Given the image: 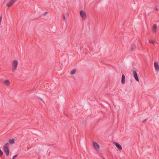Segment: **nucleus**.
<instances>
[{
  "instance_id": "18",
  "label": "nucleus",
  "mask_w": 159,
  "mask_h": 159,
  "mask_svg": "<svg viewBox=\"0 0 159 159\" xmlns=\"http://www.w3.org/2000/svg\"><path fill=\"white\" fill-rule=\"evenodd\" d=\"M155 10H156V11H158V8H157V7H155Z\"/></svg>"
},
{
  "instance_id": "13",
  "label": "nucleus",
  "mask_w": 159,
  "mask_h": 159,
  "mask_svg": "<svg viewBox=\"0 0 159 159\" xmlns=\"http://www.w3.org/2000/svg\"><path fill=\"white\" fill-rule=\"evenodd\" d=\"M9 143L12 144L15 143V139H10L9 140Z\"/></svg>"
},
{
  "instance_id": "10",
  "label": "nucleus",
  "mask_w": 159,
  "mask_h": 159,
  "mask_svg": "<svg viewBox=\"0 0 159 159\" xmlns=\"http://www.w3.org/2000/svg\"><path fill=\"white\" fill-rule=\"evenodd\" d=\"M157 28V25L156 24L154 25L153 26V28L152 29V32L153 33H155L156 32Z\"/></svg>"
},
{
  "instance_id": "16",
  "label": "nucleus",
  "mask_w": 159,
  "mask_h": 159,
  "mask_svg": "<svg viewBox=\"0 0 159 159\" xmlns=\"http://www.w3.org/2000/svg\"><path fill=\"white\" fill-rule=\"evenodd\" d=\"M18 155H16L15 156H14L13 157L12 159H14Z\"/></svg>"
},
{
  "instance_id": "15",
  "label": "nucleus",
  "mask_w": 159,
  "mask_h": 159,
  "mask_svg": "<svg viewBox=\"0 0 159 159\" xmlns=\"http://www.w3.org/2000/svg\"><path fill=\"white\" fill-rule=\"evenodd\" d=\"M149 43H152V44H154L155 42V41L154 40H150L149 41Z\"/></svg>"
},
{
  "instance_id": "8",
  "label": "nucleus",
  "mask_w": 159,
  "mask_h": 159,
  "mask_svg": "<svg viewBox=\"0 0 159 159\" xmlns=\"http://www.w3.org/2000/svg\"><path fill=\"white\" fill-rule=\"evenodd\" d=\"M114 143L115 144L116 147L120 150L122 149V147L119 143L116 142H114Z\"/></svg>"
},
{
  "instance_id": "7",
  "label": "nucleus",
  "mask_w": 159,
  "mask_h": 159,
  "mask_svg": "<svg viewBox=\"0 0 159 159\" xmlns=\"http://www.w3.org/2000/svg\"><path fill=\"white\" fill-rule=\"evenodd\" d=\"M154 66L156 70L158 72L159 71V66L157 63L156 62L154 63Z\"/></svg>"
},
{
  "instance_id": "20",
  "label": "nucleus",
  "mask_w": 159,
  "mask_h": 159,
  "mask_svg": "<svg viewBox=\"0 0 159 159\" xmlns=\"http://www.w3.org/2000/svg\"><path fill=\"white\" fill-rule=\"evenodd\" d=\"M48 13L47 12H46L43 14V15L45 16Z\"/></svg>"
},
{
  "instance_id": "14",
  "label": "nucleus",
  "mask_w": 159,
  "mask_h": 159,
  "mask_svg": "<svg viewBox=\"0 0 159 159\" xmlns=\"http://www.w3.org/2000/svg\"><path fill=\"white\" fill-rule=\"evenodd\" d=\"M76 70H74L72 71H71L70 72V74L71 75H73L76 72Z\"/></svg>"
},
{
  "instance_id": "4",
  "label": "nucleus",
  "mask_w": 159,
  "mask_h": 159,
  "mask_svg": "<svg viewBox=\"0 0 159 159\" xmlns=\"http://www.w3.org/2000/svg\"><path fill=\"white\" fill-rule=\"evenodd\" d=\"M93 145L95 149L97 151L99 150L100 148L99 146L96 142L95 141L93 142Z\"/></svg>"
},
{
  "instance_id": "22",
  "label": "nucleus",
  "mask_w": 159,
  "mask_h": 159,
  "mask_svg": "<svg viewBox=\"0 0 159 159\" xmlns=\"http://www.w3.org/2000/svg\"><path fill=\"white\" fill-rule=\"evenodd\" d=\"M66 116H67V117H68V115H66Z\"/></svg>"
},
{
  "instance_id": "21",
  "label": "nucleus",
  "mask_w": 159,
  "mask_h": 159,
  "mask_svg": "<svg viewBox=\"0 0 159 159\" xmlns=\"http://www.w3.org/2000/svg\"><path fill=\"white\" fill-rule=\"evenodd\" d=\"M147 120V119H145L144 120H143V123H144V122H145V121H146V120Z\"/></svg>"
},
{
  "instance_id": "12",
  "label": "nucleus",
  "mask_w": 159,
  "mask_h": 159,
  "mask_svg": "<svg viewBox=\"0 0 159 159\" xmlns=\"http://www.w3.org/2000/svg\"><path fill=\"white\" fill-rule=\"evenodd\" d=\"M136 47V45L134 44H132L131 45V47H130V50L131 51H133L134 49Z\"/></svg>"
},
{
  "instance_id": "5",
  "label": "nucleus",
  "mask_w": 159,
  "mask_h": 159,
  "mask_svg": "<svg viewBox=\"0 0 159 159\" xmlns=\"http://www.w3.org/2000/svg\"><path fill=\"white\" fill-rule=\"evenodd\" d=\"M16 2V0H11L9 3L7 5V6L8 7H10L12 6Z\"/></svg>"
},
{
  "instance_id": "9",
  "label": "nucleus",
  "mask_w": 159,
  "mask_h": 159,
  "mask_svg": "<svg viewBox=\"0 0 159 159\" xmlns=\"http://www.w3.org/2000/svg\"><path fill=\"white\" fill-rule=\"evenodd\" d=\"M121 82L122 84H124L125 83V77L124 74L122 75Z\"/></svg>"
},
{
  "instance_id": "19",
  "label": "nucleus",
  "mask_w": 159,
  "mask_h": 159,
  "mask_svg": "<svg viewBox=\"0 0 159 159\" xmlns=\"http://www.w3.org/2000/svg\"><path fill=\"white\" fill-rule=\"evenodd\" d=\"M2 19V16H1L0 17V25H1V24Z\"/></svg>"
},
{
  "instance_id": "17",
  "label": "nucleus",
  "mask_w": 159,
  "mask_h": 159,
  "mask_svg": "<svg viewBox=\"0 0 159 159\" xmlns=\"http://www.w3.org/2000/svg\"><path fill=\"white\" fill-rule=\"evenodd\" d=\"M63 19L64 20H65V16L64 14H63L62 15Z\"/></svg>"
},
{
  "instance_id": "1",
  "label": "nucleus",
  "mask_w": 159,
  "mask_h": 159,
  "mask_svg": "<svg viewBox=\"0 0 159 159\" xmlns=\"http://www.w3.org/2000/svg\"><path fill=\"white\" fill-rule=\"evenodd\" d=\"M9 145V144L8 143H7L5 144L3 147V150L7 156L9 155L10 153Z\"/></svg>"
},
{
  "instance_id": "23",
  "label": "nucleus",
  "mask_w": 159,
  "mask_h": 159,
  "mask_svg": "<svg viewBox=\"0 0 159 159\" xmlns=\"http://www.w3.org/2000/svg\"><path fill=\"white\" fill-rule=\"evenodd\" d=\"M103 159H105V158H103Z\"/></svg>"
},
{
  "instance_id": "3",
  "label": "nucleus",
  "mask_w": 159,
  "mask_h": 159,
  "mask_svg": "<svg viewBox=\"0 0 159 159\" xmlns=\"http://www.w3.org/2000/svg\"><path fill=\"white\" fill-rule=\"evenodd\" d=\"M80 14L83 20H85L87 16L85 11L81 10L80 11Z\"/></svg>"
},
{
  "instance_id": "2",
  "label": "nucleus",
  "mask_w": 159,
  "mask_h": 159,
  "mask_svg": "<svg viewBox=\"0 0 159 159\" xmlns=\"http://www.w3.org/2000/svg\"><path fill=\"white\" fill-rule=\"evenodd\" d=\"M18 64V61L17 60H15L12 62V69L14 71L16 69Z\"/></svg>"
},
{
  "instance_id": "6",
  "label": "nucleus",
  "mask_w": 159,
  "mask_h": 159,
  "mask_svg": "<svg viewBox=\"0 0 159 159\" xmlns=\"http://www.w3.org/2000/svg\"><path fill=\"white\" fill-rule=\"evenodd\" d=\"M133 73L134 77L135 80L137 81H139V79L138 78V75L136 71L135 70H133Z\"/></svg>"
},
{
  "instance_id": "11",
  "label": "nucleus",
  "mask_w": 159,
  "mask_h": 159,
  "mask_svg": "<svg viewBox=\"0 0 159 159\" xmlns=\"http://www.w3.org/2000/svg\"><path fill=\"white\" fill-rule=\"evenodd\" d=\"M3 83L4 84L7 86H8L10 84V82L8 80H5Z\"/></svg>"
}]
</instances>
